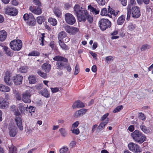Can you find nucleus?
<instances>
[{
	"label": "nucleus",
	"instance_id": "nucleus-1",
	"mask_svg": "<svg viewBox=\"0 0 153 153\" xmlns=\"http://www.w3.org/2000/svg\"><path fill=\"white\" fill-rule=\"evenodd\" d=\"M74 10L75 15L77 16L79 22L85 20V14L87 11L84 9L78 4H76L74 7Z\"/></svg>",
	"mask_w": 153,
	"mask_h": 153
},
{
	"label": "nucleus",
	"instance_id": "nucleus-2",
	"mask_svg": "<svg viewBox=\"0 0 153 153\" xmlns=\"http://www.w3.org/2000/svg\"><path fill=\"white\" fill-rule=\"evenodd\" d=\"M131 137L136 142L141 144L146 141V137L140 131L135 130L131 134Z\"/></svg>",
	"mask_w": 153,
	"mask_h": 153
},
{
	"label": "nucleus",
	"instance_id": "nucleus-3",
	"mask_svg": "<svg viewBox=\"0 0 153 153\" xmlns=\"http://www.w3.org/2000/svg\"><path fill=\"white\" fill-rule=\"evenodd\" d=\"M53 59L57 61L56 65L57 69L62 70L65 68L66 64L62 62H67L68 60L66 58L59 56H56L53 58Z\"/></svg>",
	"mask_w": 153,
	"mask_h": 153
},
{
	"label": "nucleus",
	"instance_id": "nucleus-4",
	"mask_svg": "<svg viewBox=\"0 0 153 153\" xmlns=\"http://www.w3.org/2000/svg\"><path fill=\"white\" fill-rule=\"evenodd\" d=\"M22 45V41L19 39H14L11 41L10 45L11 48L14 51H19L21 48Z\"/></svg>",
	"mask_w": 153,
	"mask_h": 153
},
{
	"label": "nucleus",
	"instance_id": "nucleus-5",
	"mask_svg": "<svg viewBox=\"0 0 153 153\" xmlns=\"http://www.w3.org/2000/svg\"><path fill=\"white\" fill-rule=\"evenodd\" d=\"M100 27L102 30H105L111 27V22L107 19H101L99 22Z\"/></svg>",
	"mask_w": 153,
	"mask_h": 153
},
{
	"label": "nucleus",
	"instance_id": "nucleus-6",
	"mask_svg": "<svg viewBox=\"0 0 153 153\" xmlns=\"http://www.w3.org/2000/svg\"><path fill=\"white\" fill-rule=\"evenodd\" d=\"M128 147L130 151L134 153H140L142 151L140 147L137 144L133 142L129 143Z\"/></svg>",
	"mask_w": 153,
	"mask_h": 153
},
{
	"label": "nucleus",
	"instance_id": "nucleus-7",
	"mask_svg": "<svg viewBox=\"0 0 153 153\" xmlns=\"http://www.w3.org/2000/svg\"><path fill=\"white\" fill-rule=\"evenodd\" d=\"M31 91L30 90H26L22 94V100L24 102L29 103L31 102L30 97L31 96Z\"/></svg>",
	"mask_w": 153,
	"mask_h": 153
},
{
	"label": "nucleus",
	"instance_id": "nucleus-8",
	"mask_svg": "<svg viewBox=\"0 0 153 153\" xmlns=\"http://www.w3.org/2000/svg\"><path fill=\"white\" fill-rule=\"evenodd\" d=\"M23 18L24 20H27L28 23L31 26H34L36 24V21L33 15L31 13L25 14Z\"/></svg>",
	"mask_w": 153,
	"mask_h": 153
},
{
	"label": "nucleus",
	"instance_id": "nucleus-9",
	"mask_svg": "<svg viewBox=\"0 0 153 153\" xmlns=\"http://www.w3.org/2000/svg\"><path fill=\"white\" fill-rule=\"evenodd\" d=\"M15 114L16 115L15 120L16 124L20 130L22 131L23 129V127L21 114L18 111H16L15 112Z\"/></svg>",
	"mask_w": 153,
	"mask_h": 153
},
{
	"label": "nucleus",
	"instance_id": "nucleus-10",
	"mask_svg": "<svg viewBox=\"0 0 153 153\" xmlns=\"http://www.w3.org/2000/svg\"><path fill=\"white\" fill-rule=\"evenodd\" d=\"M132 17L134 19H137L141 15L140 9L138 7L136 6L132 7L131 9Z\"/></svg>",
	"mask_w": 153,
	"mask_h": 153
},
{
	"label": "nucleus",
	"instance_id": "nucleus-11",
	"mask_svg": "<svg viewBox=\"0 0 153 153\" xmlns=\"http://www.w3.org/2000/svg\"><path fill=\"white\" fill-rule=\"evenodd\" d=\"M65 19L66 23L69 25H73L76 22L74 16L70 13H67L65 14Z\"/></svg>",
	"mask_w": 153,
	"mask_h": 153
},
{
	"label": "nucleus",
	"instance_id": "nucleus-12",
	"mask_svg": "<svg viewBox=\"0 0 153 153\" xmlns=\"http://www.w3.org/2000/svg\"><path fill=\"white\" fill-rule=\"evenodd\" d=\"M18 11L14 7H7L5 8V13L11 16H15L17 15Z\"/></svg>",
	"mask_w": 153,
	"mask_h": 153
},
{
	"label": "nucleus",
	"instance_id": "nucleus-13",
	"mask_svg": "<svg viewBox=\"0 0 153 153\" xmlns=\"http://www.w3.org/2000/svg\"><path fill=\"white\" fill-rule=\"evenodd\" d=\"M23 77L19 74H16L13 77V80L15 84L19 85L22 84Z\"/></svg>",
	"mask_w": 153,
	"mask_h": 153
},
{
	"label": "nucleus",
	"instance_id": "nucleus-14",
	"mask_svg": "<svg viewBox=\"0 0 153 153\" xmlns=\"http://www.w3.org/2000/svg\"><path fill=\"white\" fill-rule=\"evenodd\" d=\"M38 6L36 9V7L34 6H31L29 8L30 10L33 13L36 15H40L42 12V10L40 7Z\"/></svg>",
	"mask_w": 153,
	"mask_h": 153
},
{
	"label": "nucleus",
	"instance_id": "nucleus-15",
	"mask_svg": "<svg viewBox=\"0 0 153 153\" xmlns=\"http://www.w3.org/2000/svg\"><path fill=\"white\" fill-rule=\"evenodd\" d=\"M11 74L8 72H6L4 78V81L9 86H11L13 84L12 81L10 79Z\"/></svg>",
	"mask_w": 153,
	"mask_h": 153
},
{
	"label": "nucleus",
	"instance_id": "nucleus-16",
	"mask_svg": "<svg viewBox=\"0 0 153 153\" xmlns=\"http://www.w3.org/2000/svg\"><path fill=\"white\" fill-rule=\"evenodd\" d=\"M88 109L85 108L81 109L76 111L74 114V116L75 118L82 116L85 114L88 111Z\"/></svg>",
	"mask_w": 153,
	"mask_h": 153
},
{
	"label": "nucleus",
	"instance_id": "nucleus-17",
	"mask_svg": "<svg viewBox=\"0 0 153 153\" xmlns=\"http://www.w3.org/2000/svg\"><path fill=\"white\" fill-rule=\"evenodd\" d=\"M8 102L6 101L5 99H1L0 100V108L4 109L7 108L9 106Z\"/></svg>",
	"mask_w": 153,
	"mask_h": 153
},
{
	"label": "nucleus",
	"instance_id": "nucleus-18",
	"mask_svg": "<svg viewBox=\"0 0 153 153\" xmlns=\"http://www.w3.org/2000/svg\"><path fill=\"white\" fill-rule=\"evenodd\" d=\"M42 68L45 72L48 73L51 69V65L47 63H45L42 65Z\"/></svg>",
	"mask_w": 153,
	"mask_h": 153
},
{
	"label": "nucleus",
	"instance_id": "nucleus-19",
	"mask_svg": "<svg viewBox=\"0 0 153 153\" xmlns=\"http://www.w3.org/2000/svg\"><path fill=\"white\" fill-rule=\"evenodd\" d=\"M88 9L93 14L97 15L99 14L100 10L98 8H94L91 5L88 6Z\"/></svg>",
	"mask_w": 153,
	"mask_h": 153
},
{
	"label": "nucleus",
	"instance_id": "nucleus-20",
	"mask_svg": "<svg viewBox=\"0 0 153 153\" xmlns=\"http://www.w3.org/2000/svg\"><path fill=\"white\" fill-rule=\"evenodd\" d=\"M109 121V118H107V120L101 123L97 127L98 130L101 131L104 129L105 126L107 125Z\"/></svg>",
	"mask_w": 153,
	"mask_h": 153
},
{
	"label": "nucleus",
	"instance_id": "nucleus-21",
	"mask_svg": "<svg viewBox=\"0 0 153 153\" xmlns=\"http://www.w3.org/2000/svg\"><path fill=\"white\" fill-rule=\"evenodd\" d=\"M85 106L84 104L80 101H77L73 104L72 107L73 108H82Z\"/></svg>",
	"mask_w": 153,
	"mask_h": 153
},
{
	"label": "nucleus",
	"instance_id": "nucleus-22",
	"mask_svg": "<svg viewBox=\"0 0 153 153\" xmlns=\"http://www.w3.org/2000/svg\"><path fill=\"white\" fill-rule=\"evenodd\" d=\"M27 105H25L23 103H20L18 105L19 109L21 113L24 112L25 110L27 111Z\"/></svg>",
	"mask_w": 153,
	"mask_h": 153
},
{
	"label": "nucleus",
	"instance_id": "nucleus-23",
	"mask_svg": "<svg viewBox=\"0 0 153 153\" xmlns=\"http://www.w3.org/2000/svg\"><path fill=\"white\" fill-rule=\"evenodd\" d=\"M29 83L30 84H33L36 82L37 81L35 75H30L28 78Z\"/></svg>",
	"mask_w": 153,
	"mask_h": 153
},
{
	"label": "nucleus",
	"instance_id": "nucleus-24",
	"mask_svg": "<svg viewBox=\"0 0 153 153\" xmlns=\"http://www.w3.org/2000/svg\"><path fill=\"white\" fill-rule=\"evenodd\" d=\"M7 36V33L4 30L0 31V40L4 41L6 39Z\"/></svg>",
	"mask_w": 153,
	"mask_h": 153
},
{
	"label": "nucleus",
	"instance_id": "nucleus-25",
	"mask_svg": "<svg viewBox=\"0 0 153 153\" xmlns=\"http://www.w3.org/2000/svg\"><path fill=\"white\" fill-rule=\"evenodd\" d=\"M66 33L64 31H61L59 33L58 35L59 41H62V39L66 37Z\"/></svg>",
	"mask_w": 153,
	"mask_h": 153
},
{
	"label": "nucleus",
	"instance_id": "nucleus-26",
	"mask_svg": "<svg viewBox=\"0 0 153 153\" xmlns=\"http://www.w3.org/2000/svg\"><path fill=\"white\" fill-rule=\"evenodd\" d=\"M108 14L110 13V15H111H111H113L114 16H116L117 15L118 13L119 12V11H115L113 9L110 8V6H108Z\"/></svg>",
	"mask_w": 153,
	"mask_h": 153
},
{
	"label": "nucleus",
	"instance_id": "nucleus-27",
	"mask_svg": "<svg viewBox=\"0 0 153 153\" xmlns=\"http://www.w3.org/2000/svg\"><path fill=\"white\" fill-rule=\"evenodd\" d=\"M0 90L1 91L4 92H8L10 91V89L8 86H5L4 85L1 84L0 85Z\"/></svg>",
	"mask_w": 153,
	"mask_h": 153
},
{
	"label": "nucleus",
	"instance_id": "nucleus-28",
	"mask_svg": "<svg viewBox=\"0 0 153 153\" xmlns=\"http://www.w3.org/2000/svg\"><path fill=\"white\" fill-rule=\"evenodd\" d=\"M125 19L124 15H122L119 17L117 20V23L118 25H122L124 23Z\"/></svg>",
	"mask_w": 153,
	"mask_h": 153
},
{
	"label": "nucleus",
	"instance_id": "nucleus-29",
	"mask_svg": "<svg viewBox=\"0 0 153 153\" xmlns=\"http://www.w3.org/2000/svg\"><path fill=\"white\" fill-rule=\"evenodd\" d=\"M84 16H85V20H82V21L85 22L86 21V19H87L90 23H91L93 22V18L88 14V11L87 12V13L85 14V15Z\"/></svg>",
	"mask_w": 153,
	"mask_h": 153
},
{
	"label": "nucleus",
	"instance_id": "nucleus-30",
	"mask_svg": "<svg viewBox=\"0 0 153 153\" xmlns=\"http://www.w3.org/2000/svg\"><path fill=\"white\" fill-rule=\"evenodd\" d=\"M41 95L46 98H48L50 97V94L47 90L46 88L44 89L40 92Z\"/></svg>",
	"mask_w": 153,
	"mask_h": 153
},
{
	"label": "nucleus",
	"instance_id": "nucleus-31",
	"mask_svg": "<svg viewBox=\"0 0 153 153\" xmlns=\"http://www.w3.org/2000/svg\"><path fill=\"white\" fill-rule=\"evenodd\" d=\"M17 131L15 127L10 128V129L9 134L11 137H14L16 134Z\"/></svg>",
	"mask_w": 153,
	"mask_h": 153
},
{
	"label": "nucleus",
	"instance_id": "nucleus-32",
	"mask_svg": "<svg viewBox=\"0 0 153 153\" xmlns=\"http://www.w3.org/2000/svg\"><path fill=\"white\" fill-rule=\"evenodd\" d=\"M100 14L102 16H108L110 18H111L112 16L108 14V11L105 8H102L100 12Z\"/></svg>",
	"mask_w": 153,
	"mask_h": 153
},
{
	"label": "nucleus",
	"instance_id": "nucleus-33",
	"mask_svg": "<svg viewBox=\"0 0 153 153\" xmlns=\"http://www.w3.org/2000/svg\"><path fill=\"white\" fill-rule=\"evenodd\" d=\"M59 45L63 50L65 51L69 50V48L64 43L63 41H59Z\"/></svg>",
	"mask_w": 153,
	"mask_h": 153
},
{
	"label": "nucleus",
	"instance_id": "nucleus-34",
	"mask_svg": "<svg viewBox=\"0 0 153 153\" xmlns=\"http://www.w3.org/2000/svg\"><path fill=\"white\" fill-rule=\"evenodd\" d=\"M135 25H133L132 23H129L127 26V28L128 30L133 31L135 29Z\"/></svg>",
	"mask_w": 153,
	"mask_h": 153
},
{
	"label": "nucleus",
	"instance_id": "nucleus-35",
	"mask_svg": "<svg viewBox=\"0 0 153 153\" xmlns=\"http://www.w3.org/2000/svg\"><path fill=\"white\" fill-rule=\"evenodd\" d=\"M37 74L41 77L45 79L48 77L47 74L40 70H39L37 71Z\"/></svg>",
	"mask_w": 153,
	"mask_h": 153
},
{
	"label": "nucleus",
	"instance_id": "nucleus-36",
	"mask_svg": "<svg viewBox=\"0 0 153 153\" xmlns=\"http://www.w3.org/2000/svg\"><path fill=\"white\" fill-rule=\"evenodd\" d=\"M59 131L61 135L63 137H66L68 134L67 131L65 128H62L59 129Z\"/></svg>",
	"mask_w": 153,
	"mask_h": 153
},
{
	"label": "nucleus",
	"instance_id": "nucleus-37",
	"mask_svg": "<svg viewBox=\"0 0 153 153\" xmlns=\"http://www.w3.org/2000/svg\"><path fill=\"white\" fill-rule=\"evenodd\" d=\"M53 12L58 17L60 16L61 15V12L59 8L55 7L53 9Z\"/></svg>",
	"mask_w": 153,
	"mask_h": 153
},
{
	"label": "nucleus",
	"instance_id": "nucleus-38",
	"mask_svg": "<svg viewBox=\"0 0 153 153\" xmlns=\"http://www.w3.org/2000/svg\"><path fill=\"white\" fill-rule=\"evenodd\" d=\"M48 21L51 25L54 26L56 25L57 24V21L55 19L49 18L48 19Z\"/></svg>",
	"mask_w": 153,
	"mask_h": 153
},
{
	"label": "nucleus",
	"instance_id": "nucleus-39",
	"mask_svg": "<svg viewBox=\"0 0 153 153\" xmlns=\"http://www.w3.org/2000/svg\"><path fill=\"white\" fill-rule=\"evenodd\" d=\"M28 67L27 66L21 67L19 69V71L22 73H26L27 71Z\"/></svg>",
	"mask_w": 153,
	"mask_h": 153
},
{
	"label": "nucleus",
	"instance_id": "nucleus-40",
	"mask_svg": "<svg viewBox=\"0 0 153 153\" xmlns=\"http://www.w3.org/2000/svg\"><path fill=\"white\" fill-rule=\"evenodd\" d=\"M127 16L126 19L128 20L130 18V16L131 14V7L129 5H128L127 7Z\"/></svg>",
	"mask_w": 153,
	"mask_h": 153
},
{
	"label": "nucleus",
	"instance_id": "nucleus-41",
	"mask_svg": "<svg viewBox=\"0 0 153 153\" xmlns=\"http://www.w3.org/2000/svg\"><path fill=\"white\" fill-rule=\"evenodd\" d=\"M140 129L144 132L147 133L150 131L149 129L146 126L143 125H141L140 126Z\"/></svg>",
	"mask_w": 153,
	"mask_h": 153
},
{
	"label": "nucleus",
	"instance_id": "nucleus-42",
	"mask_svg": "<svg viewBox=\"0 0 153 153\" xmlns=\"http://www.w3.org/2000/svg\"><path fill=\"white\" fill-rule=\"evenodd\" d=\"M78 31L79 29L78 28L75 27H71L70 33L72 34H74L76 33V32H78Z\"/></svg>",
	"mask_w": 153,
	"mask_h": 153
},
{
	"label": "nucleus",
	"instance_id": "nucleus-43",
	"mask_svg": "<svg viewBox=\"0 0 153 153\" xmlns=\"http://www.w3.org/2000/svg\"><path fill=\"white\" fill-rule=\"evenodd\" d=\"M9 153H17V149L16 147L12 146L9 148Z\"/></svg>",
	"mask_w": 153,
	"mask_h": 153
},
{
	"label": "nucleus",
	"instance_id": "nucleus-44",
	"mask_svg": "<svg viewBox=\"0 0 153 153\" xmlns=\"http://www.w3.org/2000/svg\"><path fill=\"white\" fill-rule=\"evenodd\" d=\"M150 47V46L149 45H143L141 46L140 50L141 51H144L149 49Z\"/></svg>",
	"mask_w": 153,
	"mask_h": 153
},
{
	"label": "nucleus",
	"instance_id": "nucleus-45",
	"mask_svg": "<svg viewBox=\"0 0 153 153\" xmlns=\"http://www.w3.org/2000/svg\"><path fill=\"white\" fill-rule=\"evenodd\" d=\"M39 55V53L36 51H32L29 53L28 56H38Z\"/></svg>",
	"mask_w": 153,
	"mask_h": 153
},
{
	"label": "nucleus",
	"instance_id": "nucleus-46",
	"mask_svg": "<svg viewBox=\"0 0 153 153\" xmlns=\"http://www.w3.org/2000/svg\"><path fill=\"white\" fill-rule=\"evenodd\" d=\"M123 108V106L122 105H119L117 106L113 111L114 113H116L120 111Z\"/></svg>",
	"mask_w": 153,
	"mask_h": 153
},
{
	"label": "nucleus",
	"instance_id": "nucleus-47",
	"mask_svg": "<svg viewBox=\"0 0 153 153\" xmlns=\"http://www.w3.org/2000/svg\"><path fill=\"white\" fill-rule=\"evenodd\" d=\"M138 118L142 120H145L146 119V117L144 114L142 112L138 113Z\"/></svg>",
	"mask_w": 153,
	"mask_h": 153
},
{
	"label": "nucleus",
	"instance_id": "nucleus-48",
	"mask_svg": "<svg viewBox=\"0 0 153 153\" xmlns=\"http://www.w3.org/2000/svg\"><path fill=\"white\" fill-rule=\"evenodd\" d=\"M71 131L72 133L76 135H78L80 133L79 130L78 128L75 129L74 128L71 129Z\"/></svg>",
	"mask_w": 153,
	"mask_h": 153
},
{
	"label": "nucleus",
	"instance_id": "nucleus-49",
	"mask_svg": "<svg viewBox=\"0 0 153 153\" xmlns=\"http://www.w3.org/2000/svg\"><path fill=\"white\" fill-rule=\"evenodd\" d=\"M45 34L42 33V36L40 37V38L39 39V40L41 42H40V45H41L42 46H43L44 45V37H45Z\"/></svg>",
	"mask_w": 153,
	"mask_h": 153
},
{
	"label": "nucleus",
	"instance_id": "nucleus-50",
	"mask_svg": "<svg viewBox=\"0 0 153 153\" xmlns=\"http://www.w3.org/2000/svg\"><path fill=\"white\" fill-rule=\"evenodd\" d=\"M68 150V148L66 146H64L60 149L59 152L60 153H65L67 152Z\"/></svg>",
	"mask_w": 153,
	"mask_h": 153
},
{
	"label": "nucleus",
	"instance_id": "nucleus-51",
	"mask_svg": "<svg viewBox=\"0 0 153 153\" xmlns=\"http://www.w3.org/2000/svg\"><path fill=\"white\" fill-rule=\"evenodd\" d=\"M36 20L37 22L39 24H41L43 21V17L39 16L37 17Z\"/></svg>",
	"mask_w": 153,
	"mask_h": 153
},
{
	"label": "nucleus",
	"instance_id": "nucleus-52",
	"mask_svg": "<svg viewBox=\"0 0 153 153\" xmlns=\"http://www.w3.org/2000/svg\"><path fill=\"white\" fill-rule=\"evenodd\" d=\"M97 3L100 5L103 6L105 3V0H96Z\"/></svg>",
	"mask_w": 153,
	"mask_h": 153
},
{
	"label": "nucleus",
	"instance_id": "nucleus-53",
	"mask_svg": "<svg viewBox=\"0 0 153 153\" xmlns=\"http://www.w3.org/2000/svg\"><path fill=\"white\" fill-rule=\"evenodd\" d=\"M108 113H106L103 115L101 118V121H103L104 120H107V118H108L107 117L108 115Z\"/></svg>",
	"mask_w": 153,
	"mask_h": 153
},
{
	"label": "nucleus",
	"instance_id": "nucleus-54",
	"mask_svg": "<svg viewBox=\"0 0 153 153\" xmlns=\"http://www.w3.org/2000/svg\"><path fill=\"white\" fill-rule=\"evenodd\" d=\"M33 2L35 5L38 6H41V3L39 0H33Z\"/></svg>",
	"mask_w": 153,
	"mask_h": 153
},
{
	"label": "nucleus",
	"instance_id": "nucleus-55",
	"mask_svg": "<svg viewBox=\"0 0 153 153\" xmlns=\"http://www.w3.org/2000/svg\"><path fill=\"white\" fill-rule=\"evenodd\" d=\"M71 27H70L68 25H66L64 27L65 30L68 33H70L71 31Z\"/></svg>",
	"mask_w": 153,
	"mask_h": 153
},
{
	"label": "nucleus",
	"instance_id": "nucleus-56",
	"mask_svg": "<svg viewBox=\"0 0 153 153\" xmlns=\"http://www.w3.org/2000/svg\"><path fill=\"white\" fill-rule=\"evenodd\" d=\"M79 124L78 121H76L74 122L72 125L71 129L75 128H76Z\"/></svg>",
	"mask_w": 153,
	"mask_h": 153
},
{
	"label": "nucleus",
	"instance_id": "nucleus-57",
	"mask_svg": "<svg viewBox=\"0 0 153 153\" xmlns=\"http://www.w3.org/2000/svg\"><path fill=\"white\" fill-rule=\"evenodd\" d=\"M79 68L78 65L77 64L75 67V70L74 72V74L77 75L79 72Z\"/></svg>",
	"mask_w": 153,
	"mask_h": 153
},
{
	"label": "nucleus",
	"instance_id": "nucleus-58",
	"mask_svg": "<svg viewBox=\"0 0 153 153\" xmlns=\"http://www.w3.org/2000/svg\"><path fill=\"white\" fill-rule=\"evenodd\" d=\"M51 89L53 93H55L59 91V88L57 87L51 88Z\"/></svg>",
	"mask_w": 153,
	"mask_h": 153
},
{
	"label": "nucleus",
	"instance_id": "nucleus-59",
	"mask_svg": "<svg viewBox=\"0 0 153 153\" xmlns=\"http://www.w3.org/2000/svg\"><path fill=\"white\" fill-rule=\"evenodd\" d=\"M15 97L16 99L18 100H22V98L19 93L18 92H16L15 93Z\"/></svg>",
	"mask_w": 153,
	"mask_h": 153
},
{
	"label": "nucleus",
	"instance_id": "nucleus-60",
	"mask_svg": "<svg viewBox=\"0 0 153 153\" xmlns=\"http://www.w3.org/2000/svg\"><path fill=\"white\" fill-rule=\"evenodd\" d=\"M113 57L111 56H107L105 57V60L107 62L113 61Z\"/></svg>",
	"mask_w": 153,
	"mask_h": 153
},
{
	"label": "nucleus",
	"instance_id": "nucleus-61",
	"mask_svg": "<svg viewBox=\"0 0 153 153\" xmlns=\"http://www.w3.org/2000/svg\"><path fill=\"white\" fill-rule=\"evenodd\" d=\"M33 130L32 128H30V127H27L26 129V131L27 133L28 134H31Z\"/></svg>",
	"mask_w": 153,
	"mask_h": 153
},
{
	"label": "nucleus",
	"instance_id": "nucleus-62",
	"mask_svg": "<svg viewBox=\"0 0 153 153\" xmlns=\"http://www.w3.org/2000/svg\"><path fill=\"white\" fill-rule=\"evenodd\" d=\"M49 45L52 49H55L56 47L54 41L51 42L50 43Z\"/></svg>",
	"mask_w": 153,
	"mask_h": 153
},
{
	"label": "nucleus",
	"instance_id": "nucleus-63",
	"mask_svg": "<svg viewBox=\"0 0 153 153\" xmlns=\"http://www.w3.org/2000/svg\"><path fill=\"white\" fill-rule=\"evenodd\" d=\"M119 1L121 3L122 5L125 6L127 5V0H119Z\"/></svg>",
	"mask_w": 153,
	"mask_h": 153
},
{
	"label": "nucleus",
	"instance_id": "nucleus-64",
	"mask_svg": "<svg viewBox=\"0 0 153 153\" xmlns=\"http://www.w3.org/2000/svg\"><path fill=\"white\" fill-rule=\"evenodd\" d=\"M6 53L7 55L10 56L13 55V53L11 52L10 49H9L6 52Z\"/></svg>",
	"mask_w": 153,
	"mask_h": 153
}]
</instances>
